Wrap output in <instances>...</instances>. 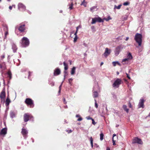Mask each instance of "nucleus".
<instances>
[{
    "label": "nucleus",
    "instance_id": "nucleus-7",
    "mask_svg": "<svg viewBox=\"0 0 150 150\" xmlns=\"http://www.w3.org/2000/svg\"><path fill=\"white\" fill-rule=\"evenodd\" d=\"M21 133L24 138L26 139L27 137V134L28 133V131L26 129L23 128L22 129Z\"/></svg>",
    "mask_w": 150,
    "mask_h": 150
},
{
    "label": "nucleus",
    "instance_id": "nucleus-2",
    "mask_svg": "<svg viewBox=\"0 0 150 150\" xmlns=\"http://www.w3.org/2000/svg\"><path fill=\"white\" fill-rule=\"evenodd\" d=\"M22 45L23 47H26L29 44V41L28 38L25 37H23L22 39Z\"/></svg>",
    "mask_w": 150,
    "mask_h": 150
},
{
    "label": "nucleus",
    "instance_id": "nucleus-38",
    "mask_svg": "<svg viewBox=\"0 0 150 150\" xmlns=\"http://www.w3.org/2000/svg\"><path fill=\"white\" fill-rule=\"evenodd\" d=\"M129 3L128 2H124L123 4V5L124 6H127L129 5Z\"/></svg>",
    "mask_w": 150,
    "mask_h": 150
},
{
    "label": "nucleus",
    "instance_id": "nucleus-51",
    "mask_svg": "<svg viewBox=\"0 0 150 150\" xmlns=\"http://www.w3.org/2000/svg\"><path fill=\"white\" fill-rule=\"evenodd\" d=\"M63 102H64V104H66L67 103V102L66 101V99L65 98H64L63 99Z\"/></svg>",
    "mask_w": 150,
    "mask_h": 150
},
{
    "label": "nucleus",
    "instance_id": "nucleus-62",
    "mask_svg": "<svg viewBox=\"0 0 150 150\" xmlns=\"http://www.w3.org/2000/svg\"><path fill=\"white\" fill-rule=\"evenodd\" d=\"M66 76L65 75H64V80L65 79V77H66Z\"/></svg>",
    "mask_w": 150,
    "mask_h": 150
},
{
    "label": "nucleus",
    "instance_id": "nucleus-29",
    "mask_svg": "<svg viewBox=\"0 0 150 150\" xmlns=\"http://www.w3.org/2000/svg\"><path fill=\"white\" fill-rule=\"evenodd\" d=\"M122 6L121 4L119 5L118 6H116V5L114 6V9H120L121 7Z\"/></svg>",
    "mask_w": 150,
    "mask_h": 150
},
{
    "label": "nucleus",
    "instance_id": "nucleus-36",
    "mask_svg": "<svg viewBox=\"0 0 150 150\" xmlns=\"http://www.w3.org/2000/svg\"><path fill=\"white\" fill-rule=\"evenodd\" d=\"M8 74L10 79L11 78V74L10 71H8Z\"/></svg>",
    "mask_w": 150,
    "mask_h": 150
},
{
    "label": "nucleus",
    "instance_id": "nucleus-41",
    "mask_svg": "<svg viewBox=\"0 0 150 150\" xmlns=\"http://www.w3.org/2000/svg\"><path fill=\"white\" fill-rule=\"evenodd\" d=\"M72 79H71V78H70V79H68V82H69V83H70V84H71V81H72Z\"/></svg>",
    "mask_w": 150,
    "mask_h": 150
},
{
    "label": "nucleus",
    "instance_id": "nucleus-37",
    "mask_svg": "<svg viewBox=\"0 0 150 150\" xmlns=\"http://www.w3.org/2000/svg\"><path fill=\"white\" fill-rule=\"evenodd\" d=\"M128 60H129L127 59V58H125L122 60V62L123 63L124 62H127Z\"/></svg>",
    "mask_w": 150,
    "mask_h": 150
},
{
    "label": "nucleus",
    "instance_id": "nucleus-3",
    "mask_svg": "<svg viewBox=\"0 0 150 150\" xmlns=\"http://www.w3.org/2000/svg\"><path fill=\"white\" fill-rule=\"evenodd\" d=\"M124 47V46L122 45H120L117 46L116 48L115 51V55L116 56H117Z\"/></svg>",
    "mask_w": 150,
    "mask_h": 150
},
{
    "label": "nucleus",
    "instance_id": "nucleus-39",
    "mask_svg": "<svg viewBox=\"0 0 150 150\" xmlns=\"http://www.w3.org/2000/svg\"><path fill=\"white\" fill-rule=\"evenodd\" d=\"M50 85H51V86H54V83L53 81L50 82L49 83Z\"/></svg>",
    "mask_w": 150,
    "mask_h": 150
},
{
    "label": "nucleus",
    "instance_id": "nucleus-46",
    "mask_svg": "<svg viewBox=\"0 0 150 150\" xmlns=\"http://www.w3.org/2000/svg\"><path fill=\"white\" fill-rule=\"evenodd\" d=\"M77 39V37L75 36V38H74V42H75L76 41Z\"/></svg>",
    "mask_w": 150,
    "mask_h": 150
},
{
    "label": "nucleus",
    "instance_id": "nucleus-27",
    "mask_svg": "<svg viewBox=\"0 0 150 150\" xmlns=\"http://www.w3.org/2000/svg\"><path fill=\"white\" fill-rule=\"evenodd\" d=\"M97 21L96 18H93L92 19V21L91 23L92 24H94L96 23Z\"/></svg>",
    "mask_w": 150,
    "mask_h": 150
},
{
    "label": "nucleus",
    "instance_id": "nucleus-15",
    "mask_svg": "<svg viewBox=\"0 0 150 150\" xmlns=\"http://www.w3.org/2000/svg\"><path fill=\"white\" fill-rule=\"evenodd\" d=\"M11 100L9 98L8 96L6 100L5 104L6 106H8L11 102Z\"/></svg>",
    "mask_w": 150,
    "mask_h": 150
},
{
    "label": "nucleus",
    "instance_id": "nucleus-60",
    "mask_svg": "<svg viewBox=\"0 0 150 150\" xmlns=\"http://www.w3.org/2000/svg\"><path fill=\"white\" fill-rule=\"evenodd\" d=\"M94 26H92L91 27V28L92 29H94Z\"/></svg>",
    "mask_w": 150,
    "mask_h": 150
},
{
    "label": "nucleus",
    "instance_id": "nucleus-53",
    "mask_svg": "<svg viewBox=\"0 0 150 150\" xmlns=\"http://www.w3.org/2000/svg\"><path fill=\"white\" fill-rule=\"evenodd\" d=\"M78 32L77 30H76V32L74 33V35H75V36H77V33Z\"/></svg>",
    "mask_w": 150,
    "mask_h": 150
},
{
    "label": "nucleus",
    "instance_id": "nucleus-34",
    "mask_svg": "<svg viewBox=\"0 0 150 150\" xmlns=\"http://www.w3.org/2000/svg\"><path fill=\"white\" fill-rule=\"evenodd\" d=\"M91 144L92 146V147H93V139L92 137H91L90 139Z\"/></svg>",
    "mask_w": 150,
    "mask_h": 150
},
{
    "label": "nucleus",
    "instance_id": "nucleus-21",
    "mask_svg": "<svg viewBox=\"0 0 150 150\" xmlns=\"http://www.w3.org/2000/svg\"><path fill=\"white\" fill-rule=\"evenodd\" d=\"M127 58L129 60L131 59L132 58V57L130 53H128L127 56Z\"/></svg>",
    "mask_w": 150,
    "mask_h": 150
},
{
    "label": "nucleus",
    "instance_id": "nucleus-18",
    "mask_svg": "<svg viewBox=\"0 0 150 150\" xmlns=\"http://www.w3.org/2000/svg\"><path fill=\"white\" fill-rule=\"evenodd\" d=\"M5 97V92L4 91H2L0 95V97L1 99L4 98Z\"/></svg>",
    "mask_w": 150,
    "mask_h": 150
},
{
    "label": "nucleus",
    "instance_id": "nucleus-14",
    "mask_svg": "<svg viewBox=\"0 0 150 150\" xmlns=\"http://www.w3.org/2000/svg\"><path fill=\"white\" fill-rule=\"evenodd\" d=\"M61 73L60 69L58 68H57L55 69L54 72V75L57 76L59 74Z\"/></svg>",
    "mask_w": 150,
    "mask_h": 150
},
{
    "label": "nucleus",
    "instance_id": "nucleus-23",
    "mask_svg": "<svg viewBox=\"0 0 150 150\" xmlns=\"http://www.w3.org/2000/svg\"><path fill=\"white\" fill-rule=\"evenodd\" d=\"M112 64L114 66H116V64H117L119 66H121V64L119 62H112Z\"/></svg>",
    "mask_w": 150,
    "mask_h": 150
},
{
    "label": "nucleus",
    "instance_id": "nucleus-49",
    "mask_svg": "<svg viewBox=\"0 0 150 150\" xmlns=\"http://www.w3.org/2000/svg\"><path fill=\"white\" fill-rule=\"evenodd\" d=\"M66 132H67L68 133H69L72 132V130H70L69 131L68 130H66Z\"/></svg>",
    "mask_w": 150,
    "mask_h": 150
},
{
    "label": "nucleus",
    "instance_id": "nucleus-61",
    "mask_svg": "<svg viewBox=\"0 0 150 150\" xmlns=\"http://www.w3.org/2000/svg\"><path fill=\"white\" fill-rule=\"evenodd\" d=\"M129 39V38L128 37H127L126 39V40L127 41Z\"/></svg>",
    "mask_w": 150,
    "mask_h": 150
},
{
    "label": "nucleus",
    "instance_id": "nucleus-58",
    "mask_svg": "<svg viewBox=\"0 0 150 150\" xmlns=\"http://www.w3.org/2000/svg\"><path fill=\"white\" fill-rule=\"evenodd\" d=\"M31 73L30 72H28V73H29V75H28V78H29V76H30V75Z\"/></svg>",
    "mask_w": 150,
    "mask_h": 150
},
{
    "label": "nucleus",
    "instance_id": "nucleus-40",
    "mask_svg": "<svg viewBox=\"0 0 150 150\" xmlns=\"http://www.w3.org/2000/svg\"><path fill=\"white\" fill-rule=\"evenodd\" d=\"M122 36H120L117 38V39L118 40H122Z\"/></svg>",
    "mask_w": 150,
    "mask_h": 150
},
{
    "label": "nucleus",
    "instance_id": "nucleus-8",
    "mask_svg": "<svg viewBox=\"0 0 150 150\" xmlns=\"http://www.w3.org/2000/svg\"><path fill=\"white\" fill-rule=\"evenodd\" d=\"M144 102L145 100L143 98H141L140 100L138 105V107L139 108H144Z\"/></svg>",
    "mask_w": 150,
    "mask_h": 150
},
{
    "label": "nucleus",
    "instance_id": "nucleus-25",
    "mask_svg": "<svg viewBox=\"0 0 150 150\" xmlns=\"http://www.w3.org/2000/svg\"><path fill=\"white\" fill-rule=\"evenodd\" d=\"M2 66L3 70H5L6 69V67L5 62H3L1 63Z\"/></svg>",
    "mask_w": 150,
    "mask_h": 150
},
{
    "label": "nucleus",
    "instance_id": "nucleus-9",
    "mask_svg": "<svg viewBox=\"0 0 150 150\" xmlns=\"http://www.w3.org/2000/svg\"><path fill=\"white\" fill-rule=\"evenodd\" d=\"M18 8L21 11H25V6L22 3H19L18 5Z\"/></svg>",
    "mask_w": 150,
    "mask_h": 150
},
{
    "label": "nucleus",
    "instance_id": "nucleus-16",
    "mask_svg": "<svg viewBox=\"0 0 150 150\" xmlns=\"http://www.w3.org/2000/svg\"><path fill=\"white\" fill-rule=\"evenodd\" d=\"M10 115L11 118H13L15 117L16 113L13 111H11L10 113Z\"/></svg>",
    "mask_w": 150,
    "mask_h": 150
},
{
    "label": "nucleus",
    "instance_id": "nucleus-42",
    "mask_svg": "<svg viewBox=\"0 0 150 150\" xmlns=\"http://www.w3.org/2000/svg\"><path fill=\"white\" fill-rule=\"evenodd\" d=\"M92 123L93 125H95L96 124V123L95 122L94 120L93 119H92Z\"/></svg>",
    "mask_w": 150,
    "mask_h": 150
},
{
    "label": "nucleus",
    "instance_id": "nucleus-55",
    "mask_svg": "<svg viewBox=\"0 0 150 150\" xmlns=\"http://www.w3.org/2000/svg\"><path fill=\"white\" fill-rule=\"evenodd\" d=\"M76 117H80V115H76Z\"/></svg>",
    "mask_w": 150,
    "mask_h": 150
},
{
    "label": "nucleus",
    "instance_id": "nucleus-59",
    "mask_svg": "<svg viewBox=\"0 0 150 150\" xmlns=\"http://www.w3.org/2000/svg\"><path fill=\"white\" fill-rule=\"evenodd\" d=\"M0 68H2L1 64H0Z\"/></svg>",
    "mask_w": 150,
    "mask_h": 150
},
{
    "label": "nucleus",
    "instance_id": "nucleus-13",
    "mask_svg": "<svg viewBox=\"0 0 150 150\" xmlns=\"http://www.w3.org/2000/svg\"><path fill=\"white\" fill-rule=\"evenodd\" d=\"M7 128H4L2 129L0 132V134L1 135H5L7 133Z\"/></svg>",
    "mask_w": 150,
    "mask_h": 150
},
{
    "label": "nucleus",
    "instance_id": "nucleus-31",
    "mask_svg": "<svg viewBox=\"0 0 150 150\" xmlns=\"http://www.w3.org/2000/svg\"><path fill=\"white\" fill-rule=\"evenodd\" d=\"M104 135L103 134L101 133L100 134V139L101 141H102L103 139Z\"/></svg>",
    "mask_w": 150,
    "mask_h": 150
},
{
    "label": "nucleus",
    "instance_id": "nucleus-4",
    "mask_svg": "<svg viewBox=\"0 0 150 150\" xmlns=\"http://www.w3.org/2000/svg\"><path fill=\"white\" fill-rule=\"evenodd\" d=\"M122 83V80L119 79H117L112 84V86L114 88H118Z\"/></svg>",
    "mask_w": 150,
    "mask_h": 150
},
{
    "label": "nucleus",
    "instance_id": "nucleus-48",
    "mask_svg": "<svg viewBox=\"0 0 150 150\" xmlns=\"http://www.w3.org/2000/svg\"><path fill=\"white\" fill-rule=\"evenodd\" d=\"M95 106L96 108H98V105L97 103H95Z\"/></svg>",
    "mask_w": 150,
    "mask_h": 150
},
{
    "label": "nucleus",
    "instance_id": "nucleus-35",
    "mask_svg": "<svg viewBox=\"0 0 150 150\" xmlns=\"http://www.w3.org/2000/svg\"><path fill=\"white\" fill-rule=\"evenodd\" d=\"M73 2H72L71 3V4L70 5V6L69 8L70 10H71L73 9Z\"/></svg>",
    "mask_w": 150,
    "mask_h": 150
},
{
    "label": "nucleus",
    "instance_id": "nucleus-32",
    "mask_svg": "<svg viewBox=\"0 0 150 150\" xmlns=\"http://www.w3.org/2000/svg\"><path fill=\"white\" fill-rule=\"evenodd\" d=\"M112 18L109 16L107 18H105L104 20H105L106 21H108L109 20H111Z\"/></svg>",
    "mask_w": 150,
    "mask_h": 150
},
{
    "label": "nucleus",
    "instance_id": "nucleus-63",
    "mask_svg": "<svg viewBox=\"0 0 150 150\" xmlns=\"http://www.w3.org/2000/svg\"><path fill=\"white\" fill-rule=\"evenodd\" d=\"M103 64V62H102L100 64V66H102Z\"/></svg>",
    "mask_w": 150,
    "mask_h": 150
},
{
    "label": "nucleus",
    "instance_id": "nucleus-57",
    "mask_svg": "<svg viewBox=\"0 0 150 150\" xmlns=\"http://www.w3.org/2000/svg\"><path fill=\"white\" fill-rule=\"evenodd\" d=\"M12 8V6H10L9 7V8L11 10Z\"/></svg>",
    "mask_w": 150,
    "mask_h": 150
},
{
    "label": "nucleus",
    "instance_id": "nucleus-10",
    "mask_svg": "<svg viewBox=\"0 0 150 150\" xmlns=\"http://www.w3.org/2000/svg\"><path fill=\"white\" fill-rule=\"evenodd\" d=\"M33 117H31V118ZM29 119H31L30 116L28 114L25 113L24 115V120L25 122L28 121Z\"/></svg>",
    "mask_w": 150,
    "mask_h": 150
},
{
    "label": "nucleus",
    "instance_id": "nucleus-52",
    "mask_svg": "<svg viewBox=\"0 0 150 150\" xmlns=\"http://www.w3.org/2000/svg\"><path fill=\"white\" fill-rule=\"evenodd\" d=\"M81 28V26H80V25H79V26H77L76 28V30H77V31H78L79 28Z\"/></svg>",
    "mask_w": 150,
    "mask_h": 150
},
{
    "label": "nucleus",
    "instance_id": "nucleus-20",
    "mask_svg": "<svg viewBox=\"0 0 150 150\" xmlns=\"http://www.w3.org/2000/svg\"><path fill=\"white\" fill-rule=\"evenodd\" d=\"M122 107L128 113L129 112V109L127 108V106L126 105H123Z\"/></svg>",
    "mask_w": 150,
    "mask_h": 150
},
{
    "label": "nucleus",
    "instance_id": "nucleus-22",
    "mask_svg": "<svg viewBox=\"0 0 150 150\" xmlns=\"http://www.w3.org/2000/svg\"><path fill=\"white\" fill-rule=\"evenodd\" d=\"M76 67H73L71 69V75H74L75 73Z\"/></svg>",
    "mask_w": 150,
    "mask_h": 150
},
{
    "label": "nucleus",
    "instance_id": "nucleus-64",
    "mask_svg": "<svg viewBox=\"0 0 150 150\" xmlns=\"http://www.w3.org/2000/svg\"><path fill=\"white\" fill-rule=\"evenodd\" d=\"M147 117H150V112L149 113V115L147 116Z\"/></svg>",
    "mask_w": 150,
    "mask_h": 150
},
{
    "label": "nucleus",
    "instance_id": "nucleus-1",
    "mask_svg": "<svg viewBox=\"0 0 150 150\" xmlns=\"http://www.w3.org/2000/svg\"><path fill=\"white\" fill-rule=\"evenodd\" d=\"M142 34L137 33L135 35L134 40L138 44L139 46H141L142 43Z\"/></svg>",
    "mask_w": 150,
    "mask_h": 150
},
{
    "label": "nucleus",
    "instance_id": "nucleus-33",
    "mask_svg": "<svg viewBox=\"0 0 150 150\" xmlns=\"http://www.w3.org/2000/svg\"><path fill=\"white\" fill-rule=\"evenodd\" d=\"M81 5H83L85 7H86V3L85 2V0H83V1L82 2L81 4Z\"/></svg>",
    "mask_w": 150,
    "mask_h": 150
},
{
    "label": "nucleus",
    "instance_id": "nucleus-56",
    "mask_svg": "<svg viewBox=\"0 0 150 150\" xmlns=\"http://www.w3.org/2000/svg\"><path fill=\"white\" fill-rule=\"evenodd\" d=\"M8 34V33L7 31L5 33V36H6Z\"/></svg>",
    "mask_w": 150,
    "mask_h": 150
},
{
    "label": "nucleus",
    "instance_id": "nucleus-54",
    "mask_svg": "<svg viewBox=\"0 0 150 150\" xmlns=\"http://www.w3.org/2000/svg\"><path fill=\"white\" fill-rule=\"evenodd\" d=\"M1 58L2 59H4L5 57V55L4 54L1 56Z\"/></svg>",
    "mask_w": 150,
    "mask_h": 150
},
{
    "label": "nucleus",
    "instance_id": "nucleus-50",
    "mask_svg": "<svg viewBox=\"0 0 150 150\" xmlns=\"http://www.w3.org/2000/svg\"><path fill=\"white\" fill-rule=\"evenodd\" d=\"M64 75H67V71H66V70H65L64 71Z\"/></svg>",
    "mask_w": 150,
    "mask_h": 150
},
{
    "label": "nucleus",
    "instance_id": "nucleus-47",
    "mask_svg": "<svg viewBox=\"0 0 150 150\" xmlns=\"http://www.w3.org/2000/svg\"><path fill=\"white\" fill-rule=\"evenodd\" d=\"M63 81L62 82V83H61V85H60L59 86V89L61 90V87H62V83H63Z\"/></svg>",
    "mask_w": 150,
    "mask_h": 150
},
{
    "label": "nucleus",
    "instance_id": "nucleus-17",
    "mask_svg": "<svg viewBox=\"0 0 150 150\" xmlns=\"http://www.w3.org/2000/svg\"><path fill=\"white\" fill-rule=\"evenodd\" d=\"M12 49H13L14 52H16V50L17 49V48L15 44H12Z\"/></svg>",
    "mask_w": 150,
    "mask_h": 150
},
{
    "label": "nucleus",
    "instance_id": "nucleus-28",
    "mask_svg": "<svg viewBox=\"0 0 150 150\" xmlns=\"http://www.w3.org/2000/svg\"><path fill=\"white\" fill-rule=\"evenodd\" d=\"M115 136H116V135L115 134H113L112 138V143H113V145H115V141L114 140V137H115Z\"/></svg>",
    "mask_w": 150,
    "mask_h": 150
},
{
    "label": "nucleus",
    "instance_id": "nucleus-11",
    "mask_svg": "<svg viewBox=\"0 0 150 150\" xmlns=\"http://www.w3.org/2000/svg\"><path fill=\"white\" fill-rule=\"evenodd\" d=\"M111 50L109 49L108 48H106L105 49V52L104 53V55L105 57H107L110 53Z\"/></svg>",
    "mask_w": 150,
    "mask_h": 150
},
{
    "label": "nucleus",
    "instance_id": "nucleus-26",
    "mask_svg": "<svg viewBox=\"0 0 150 150\" xmlns=\"http://www.w3.org/2000/svg\"><path fill=\"white\" fill-rule=\"evenodd\" d=\"M63 64L64 66V69L65 70H67L68 69V64L65 62H63Z\"/></svg>",
    "mask_w": 150,
    "mask_h": 150
},
{
    "label": "nucleus",
    "instance_id": "nucleus-44",
    "mask_svg": "<svg viewBox=\"0 0 150 150\" xmlns=\"http://www.w3.org/2000/svg\"><path fill=\"white\" fill-rule=\"evenodd\" d=\"M83 120V118L81 117H79V118L77 119V120L78 121H81L82 120Z\"/></svg>",
    "mask_w": 150,
    "mask_h": 150
},
{
    "label": "nucleus",
    "instance_id": "nucleus-43",
    "mask_svg": "<svg viewBox=\"0 0 150 150\" xmlns=\"http://www.w3.org/2000/svg\"><path fill=\"white\" fill-rule=\"evenodd\" d=\"M86 118L88 120H92V119H93L90 116L87 117H86Z\"/></svg>",
    "mask_w": 150,
    "mask_h": 150
},
{
    "label": "nucleus",
    "instance_id": "nucleus-30",
    "mask_svg": "<svg viewBox=\"0 0 150 150\" xmlns=\"http://www.w3.org/2000/svg\"><path fill=\"white\" fill-rule=\"evenodd\" d=\"M97 6H94L90 8V11L93 12L95 10Z\"/></svg>",
    "mask_w": 150,
    "mask_h": 150
},
{
    "label": "nucleus",
    "instance_id": "nucleus-5",
    "mask_svg": "<svg viewBox=\"0 0 150 150\" xmlns=\"http://www.w3.org/2000/svg\"><path fill=\"white\" fill-rule=\"evenodd\" d=\"M25 103L28 105H30V107H33L34 106V104L33 100L29 98H26L25 101Z\"/></svg>",
    "mask_w": 150,
    "mask_h": 150
},
{
    "label": "nucleus",
    "instance_id": "nucleus-19",
    "mask_svg": "<svg viewBox=\"0 0 150 150\" xmlns=\"http://www.w3.org/2000/svg\"><path fill=\"white\" fill-rule=\"evenodd\" d=\"M97 21L98 22H104V20L102 19L100 17L96 18Z\"/></svg>",
    "mask_w": 150,
    "mask_h": 150
},
{
    "label": "nucleus",
    "instance_id": "nucleus-12",
    "mask_svg": "<svg viewBox=\"0 0 150 150\" xmlns=\"http://www.w3.org/2000/svg\"><path fill=\"white\" fill-rule=\"evenodd\" d=\"M25 24H20V26L18 28V30L21 32H23L25 30Z\"/></svg>",
    "mask_w": 150,
    "mask_h": 150
},
{
    "label": "nucleus",
    "instance_id": "nucleus-6",
    "mask_svg": "<svg viewBox=\"0 0 150 150\" xmlns=\"http://www.w3.org/2000/svg\"><path fill=\"white\" fill-rule=\"evenodd\" d=\"M132 143L133 144L137 143L139 144H142L143 142L141 139L138 138L137 137L134 138L133 140Z\"/></svg>",
    "mask_w": 150,
    "mask_h": 150
},
{
    "label": "nucleus",
    "instance_id": "nucleus-24",
    "mask_svg": "<svg viewBox=\"0 0 150 150\" xmlns=\"http://www.w3.org/2000/svg\"><path fill=\"white\" fill-rule=\"evenodd\" d=\"M93 96L94 98H97L98 96V93L97 91H95L93 92Z\"/></svg>",
    "mask_w": 150,
    "mask_h": 150
},
{
    "label": "nucleus",
    "instance_id": "nucleus-45",
    "mask_svg": "<svg viewBox=\"0 0 150 150\" xmlns=\"http://www.w3.org/2000/svg\"><path fill=\"white\" fill-rule=\"evenodd\" d=\"M126 74L127 75V77L128 78V79H131L130 77L129 76L128 74L127 73H126Z\"/></svg>",
    "mask_w": 150,
    "mask_h": 150
}]
</instances>
